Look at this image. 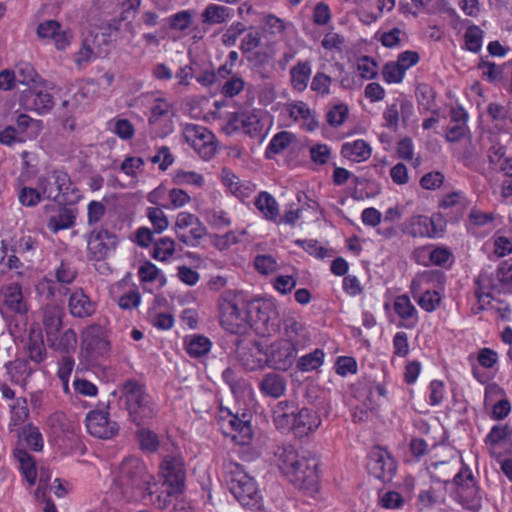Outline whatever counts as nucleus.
<instances>
[{"label": "nucleus", "mask_w": 512, "mask_h": 512, "mask_svg": "<svg viewBox=\"0 0 512 512\" xmlns=\"http://www.w3.org/2000/svg\"><path fill=\"white\" fill-rule=\"evenodd\" d=\"M275 457L280 473L294 488L309 496L319 493L321 462L318 458L299 456L295 446L291 444L279 447Z\"/></svg>", "instance_id": "1"}, {"label": "nucleus", "mask_w": 512, "mask_h": 512, "mask_svg": "<svg viewBox=\"0 0 512 512\" xmlns=\"http://www.w3.org/2000/svg\"><path fill=\"white\" fill-rule=\"evenodd\" d=\"M255 298L243 291L226 290L218 299L221 326L232 334L245 335L253 329L251 306Z\"/></svg>", "instance_id": "2"}, {"label": "nucleus", "mask_w": 512, "mask_h": 512, "mask_svg": "<svg viewBox=\"0 0 512 512\" xmlns=\"http://www.w3.org/2000/svg\"><path fill=\"white\" fill-rule=\"evenodd\" d=\"M153 477L139 458H125L119 467V484L123 495L130 501L143 500L151 496Z\"/></svg>", "instance_id": "3"}, {"label": "nucleus", "mask_w": 512, "mask_h": 512, "mask_svg": "<svg viewBox=\"0 0 512 512\" xmlns=\"http://www.w3.org/2000/svg\"><path fill=\"white\" fill-rule=\"evenodd\" d=\"M512 293V264L502 262L494 273L482 272L476 279V313L487 309L496 294Z\"/></svg>", "instance_id": "4"}, {"label": "nucleus", "mask_w": 512, "mask_h": 512, "mask_svg": "<svg viewBox=\"0 0 512 512\" xmlns=\"http://www.w3.org/2000/svg\"><path fill=\"white\" fill-rule=\"evenodd\" d=\"M121 393L125 399V407L134 423L140 426L153 418L154 404L143 385L129 379L122 385Z\"/></svg>", "instance_id": "5"}, {"label": "nucleus", "mask_w": 512, "mask_h": 512, "mask_svg": "<svg viewBox=\"0 0 512 512\" xmlns=\"http://www.w3.org/2000/svg\"><path fill=\"white\" fill-rule=\"evenodd\" d=\"M452 484L454 489L451 493L452 499L463 508L478 512L482 507L477 480L469 466L462 464L460 470L453 476Z\"/></svg>", "instance_id": "6"}, {"label": "nucleus", "mask_w": 512, "mask_h": 512, "mask_svg": "<svg viewBox=\"0 0 512 512\" xmlns=\"http://www.w3.org/2000/svg\"><path fill=\"white\" fill-rule=\"evenodd\" d=\"M38 187L43 196L51 201H58L63 197V202L74 203L80 200V190L73 186L69 174L63 170H53L46 176L38 179Z\"/></svg>", "instance_id": "7"}, {"label": "nucleus", "mask_w": 512, "mask_h": 512, "mask_svg": "<svg viewBox=\"0 0 512 512\" xmlns=\"http://www.w3.org/2000/svg\"><path fill=\"white\" fill-rule=\"evenodd\" d=\"M403 235L412 238H439L442 237L445 228L442 225L440 214L431 216L425 214H415L407 217L400 226Z\"/></svg>", "instance_id": "8"}, {"label": "nucleus", "mask_w": 512, "mask_h": 512, "mask_svg": "<svg viewBox=\"0 0 512 512\" xmlns=\"http://www.w3.org/2000/svg\"><path fill=\"white\" fill-rule=\"evenodd\" d=\"M435 276L431 271H424L414 276L410 284V292L419 307L427 313L434 312L440 306L442 296L433 288Z\"/></svg>", "instance_id": "9"}, {"label": "nucleus", "mask_w": 512, "mask_h": 512, "mask_svg": "<svg viewBox=\"0 0 512 512\" xmlns=\"http://www.w3.org/2000/svg\"><path fill=\"white\" fill-rule=\"evenodd\" d=\"M366 466L374 478L390 482L397 473L398 462L388 449L374 446L367 456Z\"/></svg>", "instance_id": "10"}, {"label": "nucleus", "mask_w": 512, "mask_h": 512, "mask_svg": "<svg viewBox=\"0 0 512 512\" xmlns=\"http://www.w3.org/2000/svg\"><path fill=\"white\" fill-rule=\"evenodd\" d=\"M160 468L164 478L163 485L167 487L165 499L182 494L186 478L183 458L180 456H165ZM166 501L164 500L165 503Z\"/></svg>", "instance_id": "11"}, {"label": "nucleus", "mask_w": 512, "mask_h": 512, "mask_svg": "<svg viewBox=\"0 0 512 512\" xmlns=\"http://www.w3.org/2000/svg\"><path fill=\"white\" fill-rule=\"evenodd\" d=\"M184 138L187 143L199 154L204 160H210L216 153V139L214 134L207 128L188 124L184 129Z\"/></svg>", "instance_id": "12"}, {"label": "nucleus", "mask_w": 512, "mask_h": 512, "mask_svg": "<svg viewBox=\"0 0 512 512\" xmlns=\"http://www.w3.org/2000/svg\"><path fill=\"white\" fill-rule=\"evenodd\" d=\"M258 336H271L278 332L280 315L276 299L273 297H258Z\"/></svg>", "instance_id": "13"}, {"label": "nucleus", "mask_w": 512, "mask_h": 512, "mask_svg": "<svg viewBox=\"0 0 512 512\" xmlns=\"http://www.w3.org/2000/svg\"><path fill=\"white\" fill-rule=\"evenodd\" d=\"M413 114L414 105L410 100L405 97L395 98L392 103L387 104L383 111V126L391 131H397L399 122L407 125Z\"/></svg>", "instance_id": "14"}, {"label": "nucleus", "mask_w": 512, "mask_h": 512, "mask_svg": "<svg viewBox=\"0 0 512 512\" xmlns=\"http://www.w3.org/2000/svg\"><path fill=\"white\" fill-rule=\"evenodd\" d=\"M28 306L24 300L22 287L18 283L6 285L0 290V313L3 316L18 314L25 315Z\"/></svg>", "instance_id": "15"}, {"label": "nucleus", "mask_w": 512, "mask_h": 512, "mask_svg": "<svg viewBox=\"0 0 512 512\" xmlns=\"http://www.w3.org/2000/svg\"><path fill=\"white\" fill-rule=\"evenodd\" d=\"M20 106L37 114H46L54 106L53 96L39 86L29 87L21 92Z\"/></svg>", "instance_id": "16"}, {"label": "nucleus", "mask_w": 512, "mask_h": 512, "mask_svg": "<svg viewBox=\"0 0 512 512\" xmlns=\"http://www.w3.org/2000/svg\"><path fill=\"white\" fill-rule=\"evenodd\" d=\"M83 349L92 363H98L110 352V342L99 326L90 328L83 338Z\"/></svg>", "instance_id": "17"}, {"label": "nucleus", "mask_w": 512, "mask_h": 512, "mask_svg": "<svg viewBox=\"0 0 512 512\" xmlns=\"http://www.w3.org/2000/svg\"><path fill=\"white\" fill-rule=\"evenodd\" d=\"M117 244L118 240L114 233L107 229H94L88 236L87 249L94 259L100 260L114 251Z\"/></svg>", "instance_id": "18"}, {"label": "nucleus", "mask_w": 512, "mask_h": 512, "mask_svg": "<svg viewBox=\"0 0 512 512\" xmlns=\"http://www.w3.org/2000/svg\"><path fill=\"white\" fill-rule=\"evenodd\" d=\"M86 427L92 436L100 439H110L119 431L118 424L109 419L108 412L98 410L87 414Z\"/></svg>", "instance_id": "19"}, {"label": "nucleus", "mask_w": 512, "mask_h": 512, "mask_svg": "<svg viewBox=\"0 0 512 512\" xmlns=\"http://www.w3.org/2000/svg\"><path fill=\"white\" fill-rule=\"evenodd\" d=\"M323 423L319 412L310 407H302L296 411L294 417L293 435L296 439L302 440L315 433Z\"/></svg>", "instance_id": "20"}, {"label": "nucleus", "mask_w": 512, "mask_h": 512, "mask_svg": "<svg viewBox=\"0 0 512 512\" xmlns=\"http://www.w3.org/2000/svg\"><path fill=\"white\" fill-rule=\"evenodd\" d=\"M231 493L246 509L253 510L256 505V482L247 474H239L231 481Z\"/></svg>", "instance_id": "21"}, {"label": "nucleus", "mask_w": 512, "mask_h": 512, "mask_svg": "<svg viewBox=\"0 0 512 512\" xmlns=\"http://www.w3.org/2000/svg\"><path fill=\"white\" fill-rule=\"evenodd\" d=\"M393 311L400 319L398 328L413 329L419 323V312L407 294L397 295L393 300Z\"/></svg>", "instance_id": "22"}, {"label": "nucleus", "mask_w": 512, "mask_h": 512, "mask_svg": "<svg viewBox=\"0 0 512 512\" xmlns=\"http://www.w3.org/2000/svg\"><path fill=\"white\" fill-rule=\"evenodd\" d=\"M297 403L290 400L279 401L272 412L275 428L283 434L293 433Z\"/></svg>", "instance_id": "23"}, {"label": "nucleus", "mask_w": 512, "mask_h": 512, "mask_svg": "<svg viewBox=\"0 0 512 512\" xmlns=\"http://www.w3.org/2000/svg\"><path fill=\"white\" fill-rule=\"evenodd\" d=\"M221 180L225 187L242 202H251L256 205V197H253L255 185L248 181H240L238 177L228 168L221 171Z\"/></svg>", "instance_id": "24"}, {"label": "nucleus", "mask_w": 512, "mask_h": 512, "mask_svg": "<svg viewBox=\"0 0 512 512\" xmlns=\"http://www.w3.org/2000/svg\"><path fill=\"white\" fill-rule=\"evenodd\" d=\"M37 34L40 38H48L54 41L58 50H65L71 43L72 32L69 29H62L61 24L56 20H47L37 27Z\"/></svg>", "instance_id": "25"}, {"label": "nucleus", "mask_w": 512, "mask_h": 512, "mask_svg": "<svg viewBox=\"0 0 512 512\" xmlns=\"http://www.w3.org/2000/svg\"><path fill=\"white\" fill-rule=\"evenodd\" d=\"M222 427L226 435H230L232 431V440L238 445H248L253 437V430L250 420L241 419L238 416L230 415L228 419H222Z\"/></svg>", "instance_id": "26"}, {"label": "nucleus", "mask_w": 512, "mask_h": 512, "mask_svg": "<svg viewBox=\"0 0 512 512\" xmlns=\"http://www.w3.org/2000/svg\"><path fill=\"white\" fill-rule=\"evenodd\" d=\"M47 213L56 212L51 215L46 223L47 228L53 233L73 227L76 221V211L65 206L56 208L54 205H45Z\"/></svg>", "instance_id": "27"}, {"label": "nucleus", "mask_w": 512, "mask_h": 512, "mask_svg": "<svg viewBox=\"0 0 512 512\" xmlns=\"http://www.w3.org/2000/svg\"><path fill=\"white\" fill-rule=\"evenodd\" d=\"M289 25L290 22L273 14H263L259 20L261 35L271 42L281 40Z\"/></svg>", "instance_id": "28"}, {"label": "nucleus", "mask_w": 512, "mask_h": 512, "mask_svg": "<svg viewBox=\"0 0 512 512\" xmlns=\"http://www.w3.org/2000/svg\"><path fill=\"white\" fill-rule=\"evenodd\" d=\"M297 349L295 343L281 341L270 346V361L275 369H288L295 359Z\"/></svg>", "instance_id": "29"}, {"label": "nucleus", "mask_w": 512, "mask_h": 512, "mask_svg": "<svg viewBox=\"0 0 512 512\" xmlns=\"http://www.w3.org/2000/svg\"><path fill=\"white\" fill-rule=\"evenodd\" d=\"M96 308V303L92 301L82 289H77L71 293L68 301V309L74 318H88L95 313Z\"/></svg>", "instance_id": "30"}, {"label": "nucleus", "mask_w": 512, "mask_h": 512, "mask_svg": "<svg viewBox=\"0 0 512 512\" xmlns=\"http://www.w3.org/2000/svg\"><path fill=\"white\" fill-rule=\"evenodd\" d=\"M312 76V62L310 59H298L296 65L289 71L290 85L294 92L306 91Z\"/></svg>", "instance_id": "31"}, {"label": "nucleus", "mask_w": 512, "mask_h": 512, "mask_svg": "<svg viewBox=\"0 0 512 512\" xmlns=\"http://www.w3.org/2000/svg\"><path fill=\"white\" fill-rule=\"evenodd\" d=\"M372 148L365 139H355L345 142L341 148V155L354 163L368 160L372 156Z\"/></svg>", "instance_id": "32"}, {"label": "nucleus", "mask_w": 512, "mask_h": 512, "mask_svg": "<svg viewBox=\"0 0 512 512\" xmlns=\"http://www.w3.org/2000/svg\"><path fill=\"white\" fill-rule=\"evenodd\" d=\"M25 349L28 353V359L35 365H39L46 359L47 352L41 329L33 327L30 328Z\"/></svg>", "instance_id": "33"}, {"label": "nucleus", "mask_w": 512, "mask_h": 512, "mask_svg": "<svg viewBox=\"0 0 512 512\" xmlns=\"http://www.w3.org/2000/svg\"><path fill=\"white\" fill-rule=\"evenodd\" d=\"M487 116L493 126L500 132H507L512 125V116L508 106L498 102H490L487 106Z\"/></svg>", "instance_id": "34"}, {"label": "nucleus", "mask_w": 512, "mask_h": 512, "mask_svg": "<svg viewBox=\"0 0 512 512\" xmlns=\"http://www.w3.org/2000/svg\"><path fill=\"white\" fill-rule=\"evenodd\" d=\"M50 348L65 355L74 352L77 347V335L73 329H67L62 334L55 333L53 336L47 337Z\"/></svg>", "instance_id": "35"}, {"label": "nucleus", "mask_w": 512, "mask_h": 512, "mask_svg": "<svg viewBox=\"0 0 512 512\" xmlns=\"http://www.w3.org/2000/svg\"><path fill=\"white\" fill-rule=\"evenodd\" d=\"M38 248V242L30 235H22L19 238H11L9 250L11 253L18 254L26 260L31 261Z\"/></svg>", "instance_id": "36"}, {"label": "nucleus", "mask_w": 512, "mask_h": 512, "mask_svg": "<svg viewBox=\"0 0 512 512\" xmlns=\"http://www.w3.org/2000/svg\"><path fill=\"white\" fill-rule=\"evenodd\" d=\"M62 308L56 304H48L43 309V325L46 336H53L62 327Z\"/></svg>", "instance_id": "37"}, {"label": "nucleus", "mask_w": 512, "mask_h": 512, "mask_svg": "<svg viewBox=\"0 0 512 512\" xmlns=\"http://www.w3.org/2000/svg\"><path fill=\"white\" fill-rule=\"evenodd\" d=\"M232 16L231 8L211 3L202 12V21L204 24L217 25L226 22Z\"/></svg>", "instance_id": "38"}, {"label": "nucleus", "mask_w": 512, "mask_h": 512, "mask_svg": "<svg viewBox=\"0 0 512 512\" xmlns=\"http://www.w3.org/2000/svg\"><path fill=\"white\" fill-rule=\"evenodd\" d=\"M258 211L272 223H277L280 217L279 205L272 194L267 191L258 193Z\"/></svg>", "instance_id": "39"}, {"label": "nucleus", "mask_w": 512, "mask_h": 512, "mask_svg": "<svg viewBox=\"0 0 512 512\" xmlns=\"http://www.w3.org/2000/svg\"><path fill=\"white\" fill-rule=\"evenodd\" d=\"M260 390L267 396L279 398L286 391V380L282 375L270 373L260 383Z\"/></svg>", "instance_id": "40"}, {"label": "nucleus", "mask_w": 512, "mask_h": 512, "mask_svg": "<svg viewBox=\"0 0 512 512\" xmlns=\"http://www.w3.org/2000/svg\"><path fill=\"white\" fill-rule=\"evenodd\" d=\"M16 431L18 438L23 439L31 450L36 452L42 451L44 443L38 427L29 423L18 428Z\"/></svg>", "instance_id": "41"}, {"label": "nucleus", "mask_w": 512, "mask_h": 512, "mask_svg": "<svg viewBox=\"0 0 512 512\" xmlns=\"http://www.w3.org/2000/svg\"><path fill=\"white\" fill-rule=\"evenodd\" d=\"M14 456L20 464V469L30 485H34L37 477L36 463L34 458L22 448L14 450Z\"/></svg>", "instance_id": "42"}, {"label": "nucleus", "mask_w": 512, "mask_h": 512, "mask_svg": "<svg viewBox=\"0 0 512 512\" xmlns=\"http://www.w3.org/2000/svg\"><path fill=\"white\" fill-rule=\"evenodd\" d=\"M228 126L233 131H242L253 137L256 132V116L249 112L237 113L230 119Z\"/></svg>", "instance_id": "43"}, {"label": "nucleus", "mask_w": 512, "mask_h": 512, "mask_svg": "<svg viewBox=\"0 0 512 512\" xmlns=\"http://www.w3.org/2000/svg\"><path fill=\"white\" fill-rule=\"evenodd\" d=\"M325 360V352L322 348H316L313 351L303 354L296 363V367L301 372H311L319 369Z\"/></svg>", "instance_id": "44"}, {"label": "nucleus", "mask_w": 512, "mask_h": 512, "mask_svg": "<svg viewBox=\"0 0 512 512\" xmlns=\"http://www.w3.org/2000/svg\"><path fill=\"white\" fill-rule=\"evenodd\" d=\"M29 361V359L19 358L5 364L7 373L13 382L18 383L20 380H25L32 375L36 368L32 367Z\"/></svg>", "instance_id": "45"}, {"label": "nucleus", "mask_w": 512, "mask_h": 512, "mask_svg": "<svg viewBox=\"0 0 512 512\" xmlns=\"http://www.w3.org/2000/svg\"><path fill=\"white\" fill-rule=\"evenodd\" d=\"M29 417V408L27 399L25 397H18L15 403L10 406V420L8 428L10 432L14 431L15 427L23 424Z\"/></svg>", "instance_id": "46"}, {"label": "nucleus", "mask_w": 512, "mask_h": 512, "mask_svg": "<svg viewBox=\"0 0 512 512\" xmlns=\"http://www.w3.org/2000/svg\"><path fill=\"white\" fill-rule=\"evenodd\" d=\"M504 66L498 65L496 62L480 59L477 69L482 72V78L491 84H497L504 78Z\"/></svg>", "instance_id": "47"}, {"label": "nucleus", "mask_w": 512, "mask_h": 512, "mask_svg": "<svg viewBox=\"0 0 512 512\" xmlns=\"http://www.w3.org/2000/svg\"><path fill=\"white\" fill-rule=\"evenodd\" d=\"M292 143V134L287 131H281L272 136L268 147L265 151V156L268 159L273 158L275 155L281 153Z\"/></svg>", "instance_id": "48"}, {"label": "nucleus", "mask_w": 512, "mask_h": 512, "mask_svg": "<svg viewBox=\"0 0 512 512\" xmlns=\"http://www.w3.org/2000/svg\"><path fill=\"white\" fill-rule=\"evenodd\" d=\"M349 117V106L346 103H336L328 107L325 118L329 126L338 128Z\"/></svg>", "instance_id": "49"}, {"label": "nucleus", "mask_w": 512, "mask_h": 512, "mask_svg": "<svg viewBox=\"0 0 512 512\" xmlns=\"http://www.w3.org/2000/svg\"><path fill=\"white\" fill-rule=\"evenodd\" d=\"M484 31L476 24L469 25L464 33L465 49L478 53L483 44Z\"/></svg>", "instance_id": "50"}, {"label": "nucleus", "mask_w": 512, "mask_h": 512, "mask_svg": "<svg viewBox=\"0 0 512 512\" xmlns=\"http://www.w3.org/2000/svg\"><path fill=\"white\" fill-rule=\"evenodd\" d=\"M469 205V200L466 193L462 190L452 191L444 194L439 202V208L443 210L457 208L466 209Z\"/></svg>", "instance_id": "51"}, {"label": "nucleus", "mask_w": 512, "mask_h": 512, "mask_svg": "<svg viewBox=\"0 0 512 512\" xmlns=\"http://www.w3.org/2000/svg\"><path fill=\"white\" fill-rule=\"evenodd\" d=\"M446 396V387L444 382L439 379H432L427 386L425 393V401L430 406H438L442 404Z\"/></svg>", "instance_id": "52"}, {"label": "nucleus", "mask_w": 512, "mask_h": 512, "mask_svg": "<svg viewBox=\"0 0 512 512\" xmlns=\"http://www.w3.org/2000/svg\"><path fill=\"white\" fill-rule=\"evenodd\" d=\"M211 341L202 335H194L186 343L187 353L194 358L207 354L211 349Z\"/></svg>", "instance_id": "53"}, {"label": "nucleus", "mask_w": 512, "mask_h": 512, "mask_svg": "<svg viewBox=\"0 0 512 512\" xmlns=\"http://www.w3.org/2000/svg\"><path fill=\"white\" fill-rule=\"evenodd\" d=\"M332 78L323 71H317L310 80L311 91L320 97L328 96L331 93Z\"/></svg>", "instance_id": "54"}, {"label": "nucleus", "mask_w": 512, "mask_h": 512, "mask_svg": "<svg viewBox=\"0 0 512 512\" xmlns=\"http://www.w3.org/2000/svg\"><path fill=\"white\" fill-rule=\"evenodd\" d=\"M445 499V492L442 488L429 486L418 495V502L422 508H431Z\"/></svg>", "instance_id": "55"}, {"label": "nucleus", "mask_w": 512, "mask_h": 512, "mask_svg": "<svg viewBox=\"0 0 512 512\" xmlns=\"http://www.w3.org/2000/svg\"><path fill=\"white\" fill-rule=\"evenodd\" d=\"M512 434V428L507 424L494 425L487 433L484 443L490 447H496L507 440Z\"/></svg>", "instance_id": "56"}, {"label": "nucleus", "mask_w": 512, "mask_h": 512, "mask_svg": "<svg viewBox=\"0 0 512 512\" xmlns=\"http://www.w3.org/2000/svg\"><path fill=\"white\" fill-rule=\"evenodd\" d=\"M66 283H59L51 279H46L41 284L43 292L46 293V298L52 301H60L62 302L63 297H65L69 288Z\"/></svg>", "instance_id": "57"}, {"label": "nucleus", "mask_w": 512, "mask_h": 512, "mask_svg": "<svg viewBox=\"0 0 512 512\" xmlns=\"http://www.w3.org/2000/svg\"><path fill=\"white\" fill-rule=\"evenodd\" d=\"M136 435L142 451L154 453L160 447L159 437L152 430L142 428Z\"/></svg>", "instance_id": "58"}, {"label": "nucleus", "mask_w": 512, "mask_h": 512, "mask_svg": "<svg viewBox=\"0 0 512 512\" xmlns=\"http://www.w3.org/2000/svg\"><path fill=\"white\" fill-rule=\"evenodd\" d=\"M333 369L341 377L358 373V364L354 356H337Z\"/></svg>", "instance_id": "59"}, {"label": "nucleus", "mask_w": 512, "mask_h": 512, "mask_svg": "<svg viewBox=\"0 0 512 512\" xmlns=\"http://www.w3.org/2000/svg\"><path fill=\"white\" fill-rule=\"evenodd\" d=\"M381 74L387 84H399L406 76V73L401 69L397 60L386 62L382 68Z\"/></svg>", "instance_id": "60"}, {"label": "nucleus", "mask_w": 512, "mask_h": 512, "mask_svg": "<svg viewBox=\"0 0 512 512\" xmlns=\"http://www.w3.org/2000/svg\"><path fill=\"white\" fill-rule=\"evenodd\" d=\"M175 251V242L169 237L160 238L154 243L152 257L158 261H166Z\"/></svg>", "instance_id": "61"}, {"label": "nucleus", "mask_w": 512, "mask_h": 512, "mask_svg": "<svg viewBox=\"0 0 512 512\" xmlns=\"http://www.w3.org/2000/svg\"><path fill=\"white\" fill-rule=\"evenodd\" d=\"M496 215L494 212H484L477 208H472L468 214V229L470 227H486L492 225Z\"/></svg>", "instance_id": "62"}, {"label": "nucleus", "mask_w": 512, "mask_h": 512, "mask_svg": "<svg viewBox=\"0 0 512 512\" xmlns=\"http://www.w3.org/2000/svg\"><path fill=\"white\" fill-rule=\"evenodd\" d=\"M206 227L198 220L194 226H191L189 234H181L177 232V238L187 246L195 247L199 244V241L206 235Z\"/></svg>", "instance_id": "63"}, {"label": "nucleus", "mask_w": 512, "mask_h": 512, "mask_svg": "<svg viewBox=\"0 0 512 512\" xmlns=\"http://www.w3.org/2000/svg\"><path fill=\"white\" fill-rule=\"evenodd\" d=\"M493 252L498 258H503L512 254V236L496 233L492 237Z\"/></svg>", "instance_id": "64"}]
</instances>
